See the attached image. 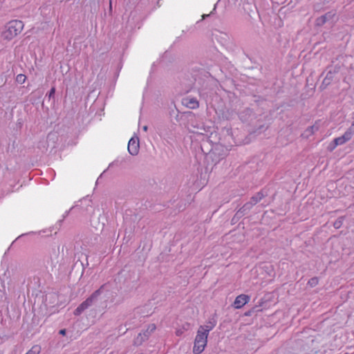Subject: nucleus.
Returning <instances> with one entry per match:
<instances>
[{"label": "nucleus", "mask_w": 354, "mask_h": 354, "mask_svg": "<svg viewBox=\"0 0 354 354\" xmlns=\"http://www.w3.org/2000/svg\"><path fill=\"white\" fill-rule=\"evenodd\" d=\"M231 146L232 145H225V143L222 142L221 138H219L218 140L214 142L212 151L210 153L209 156H208L209 162L210 161L214 165L218 164L227 155L230 150L229 147Z\"/></svg>", "instance_id": "f257e3e1"}, {"label": "nucleus", "mask_w": 354, "mask_h": 354, "mask_svg": "<svg viewBox=\"0 0 354 354\" xmlns=\"http://www.w3.org/2000/svg\"><path fill=\"white\" fill-rule=\"evenodd\" d=\"M6 28V30L2 32V37L4 39L9 41L22 31L24 23L21 20H12L7 24Z\"/></svg>", "instance_id": "f03ea898"}, {"label": "nucleus", "mask_w": 354, "mask_h": 354, "mask_svg": "<svg viewBox=\"0 0 354 354\" xmlns=\"http://www.w3.org/2000/svg\"><path fill=\"white\" fill-rule=\"evenodd\" d=\"M217 133H211L209 136H203L200 143V148L201 151L205 156V160L209 162V158L210 153H212L214 142H216Z\"/></svg>", "instance_id": "7ed1b4c3"}, {"label": "nucleus", "mask_w": 354, "mask_h": 354, "mask_svg": "<svg viewBox=\"0 0 354 354\" xmlns=\"http://www.w3.org/2000/svg\"><path fill=\"white\" fill-rule=\"evenodd\" d=\"M208 336L203 333L197 330V333L194 342V354H201L207 346Z\"/></svg>", "instance_id": "20e7f679"}, {"label": "nucleus", "mask_w": 354, "mask_h": 354, "mask_svg": "<svg viewBox=\"0 0 354 354\" xmlns=\"http://www.w3.org/2000/svg\"><path fill=\"white\" fill-rule=\"evenodd\" d=\"M39 235L41 236H48V234H46V230L40 231L38 234L35 232H30L26 234H22L17 237L14 241H12L11 243H15L16 242H32L35 241V237H37Z\"/></svg>", "instance_id": "39448f33"}, {"label": "nucleus", "mask_w": 354, "mask_h": 354, "mask_svg": "<svg viewBox=\"0 0 354 354\" xmlns=\"http://www.w3.org/2000/svg\"><path fill=\"white\" fill-rule=\"evenodd\" d=\"M100 295V289L95 291L88 298L83 301L74 311L75 315H80L84 310L90 306L93 301Z\"/></svg>", "instance_id": "423d86ee"}, {"label": "nucleus", "mask_w": 354, "mask_h": 354, "mask_svg": "<svg viewBox=\"0 0 354 354\" xmlns=\"http://www.w3.org/2000/svg\"><path fill=\"white\" fill-rule=\"evenodd\" d=\"M354 136V121L351 124V125L346 129V131L344 132V133L339 136L337 138H334L335 140V142L337 143V145H343L349 140H351Z\"/></svg>", "instance_id": "0eeeda50"}, {"label": "nucleus", "mask_w": 354, "mask_h": 354, "mask_svg": "<svg viewBox=\"0 0 354 354\" xmlns=\"http://www.w3.org/2000/svg\"><path fill=\"white\" fill-rule=\"evenodd\" d=\"M268 195V191L266 188L261 189L259 192H257L254 195H253L250 201L245 203L247 205H249V207L252 209V208L259 203L263 198L266 197Z\"/></svg>", "instance_id": "6e6552de"}, {"label": "nucleus", "mask_w": 354, "mask_h": 354, "mask_svg": "<svg viewBox=\"0 0 354 354\" xmlns=\"http://www.w3.org/2000/svg\"><path fill=\"white\" fill-rule=\"evenodd\" d=\"M251 209L249 207V205H247L245 203L240 209H239L234 216L231 219V224L234 225L237 223L239 220L243 217L244 216L247 215L250 212Z\"/></svg>", "instance_id": "1a4fd4ad"}, {"label": "nucleus", "mask_w": 354, "mask_h": 354, "mask_svg": "<svg viewBox=\"0 0 354 354\" xmlns=\"http://www.w3.org/2000/svg\"><path fill=\"white\" fill-rule=\"evenodd\" d=\"M140 141L139 138L136 136L132 137L128 143V151L132 156H136L139 153Z\"/></svg>", "instance_id": "9d476101"}, {"label": "nucleus", "mask_w": 354, "mask_h": 354, "mask_svg": "<svg viewBox=\"0 0 354 354\" xmlns=\"http://www.w3.org/2000/svg\"><path fill=\"white\" fill-rule=\"evenodd\" d=\"M181 103L183 106L190 109H196L199 107V101L197 98L190 95L183 97Z\"/></svg>", "instance_id": "9b49d317"}, {"label": "nucleus", "mask_w": 354, "mask_h": 354, "mask_svg": "<svg viewBox=\"0 0 354 354\" xmlns=\"http://www.w3.org/2000/svg\"><path fill=\"white\" fill-rule=\"evenodd\" d=\"M195 84V79L192 76L188 75V78H184L183 80L180 81V85L182 86V92L185 93H189L192 90Z\"/></svg>", "instance_id": "f8f14e48"}, {"label": "nucleus", "mask_w": 354, "mask_h": 354, "mask_svg": "<svg viewBox=\"0 0 354 354\" xmlns=\"http://www.w3.org/2000/svg\"><path fill=\"white\" fill-rule=\"evenodd\" d=\"M250 299V297L248 295L241 294L235 298L233 306L236 309H239L248 303Z\"/></svg>", "instance_id": "ddd939ff"}, {"label": "nucleus", "mask_w": 354, "mask_h": 354, "mask_svg": "<svg viewBox=\"0 0 354 354\" xmlns=\"http://www.w3.org/2000/svg\"><path fill=\"white\" fill-rule=\"evenodd\" d=\"M156 326L154 324H149L148 326V328L146 330V331L143 332L142 333H140L138 335V337L136 339V343L140 344L142 341L147 339L149 337V335L151 333H153L156 330Z\"/></svg>", "instance_id": "4468645a"}, {"label": "nucleus", "mask_w": 354, "mask_h": 354, "mask_svg": "<svg viewBox=\"0 0 354 354\" xmlns=\"http://www.w3.org/2000/svg\"><path fill=\"white\" fill-rule=\"evenodd\" d=\"M93 238L94 241H98L97 235L93 234L91 230H86L77 241H81L82 243H89L93 241Z\"/></svg>", "instance_id": "2eb2a0df"}, {"label": "nucleus", "mask_w": 354, "mask_h": 354, "mask_svg": "<svg viewBox=\"0 0 354 354\" xmlns=\"http://www.w3.org/2000/svg\"><path fill=\"white\" fill-rule=\"evenodd\" d=\"M216 326V322L214 320L209 321L205 326H200L198 330L206 334V335H209V333Z\"/></svg>", "instance_id": "dca6fc26"}, {"label": "nucleus", "mask_w": 354, "mask_h": 354, "mask_svg": "<svg viewBox=\"0 0 354 354\" xmlns=\"http://www.w3.org/2000/svg\"><path fill=\"white\" fill-rule=\"evenodd\" d=\"M252 113H254L252 109L246 108L239 113V118L242 121H246L248 116H250Z\"/></svg>", "instance_id": "f3484780"}, {"label": "nucleus", "mask_w": 354, "mask_h": 354, "mask_svg": "<svg viewBox=\"0 0 354 354\" xmlns=\"http://www.w3.org/2000/svg\"><path fill=\"white\" fill-rule=\"evenodd\" d=\"M253 102L250 103L251 106H261L263 104L266 102V100L259 95H254Z\"/></svg>", "instance_id": "a211bd4d"}, {"label": "nucleus", "mask_w": 354, "mask_h": 354, "mask_svg": "<svg viewBox=\"0 0 354 354\" xmlns=\"http://www.w3.org/2000/svg\"><path fill=\"white\" fill-rule=\"evenodd\" d=\"M326 16H331V12H329L316 19L315 24L317 26H320L326 22Z\"/></svg>", "instance_id": "6ab92c4d"}, {"label": "nucleus", "mask_w": 354, "mask_h": 354, "mask_svg": "<svg viewBox=\"0 0 354 354\" xmlns=\"http://www.w3.org/2000/svg\"><path fill=\"white\" fill-rule=\"evenodd\" d=\"M344 219V216L338 217L337 219L333 223V227L335 229H339L342 226Z\"/></svg>", "instance_id": "aec40b11"}, {"label": "nucleus", "mask_w": 354, "mask_h": 354, "mask_svg": "<svg viewBox=\"0 0 354 354\" xmlns=\"http://www.w3.org/2000/svg\"><path fill=\"white\" fill-rule=\"evenodd\" d=\"M41 351L39 345H34L26 354H39Z\"/></svg>", "instance_id": "412c9836"}, {"label": "nucleus", "mask_w": 354, "mask_h": 354, "mask_svg": "<svg viewBox=\"0 0 354 354\" xmlns=\"http://www.w3.org/2000/svg\"><path fill=\"white\" fill-rule=\"evenodd\" d=\"M26 79H27V77L24 74H19L17 75L15 81L18 84H22L25 82Z\"/></svg>", "instance_id": "4be33fe9"}, {"label": "nucleus", "mask_w": 354, "mask_h": 354, "mask_svg": "<svg viewBox=\"0 0 354 354\" xmlns=\"http://www.w3.org/2000/svg\"><path fill=\"white\" fill-rule=\"evenodd\" d=\"M55 91H56V88H55V86H54L50 89L48 93L46 95L45 97H48V100H50L52 97H54Z\"/></svg>", "instance_id": "5701e85b"}, {"label": "nucleus", "mask_w": 354, "mask_h": 354, "mask_svg": "<svg viewBox=\"0 0 354 354\" xmlns=\"http://www.w3.org/2000/svg\"><path fill=\"white\" fill-rule=\"evenodd\" d=\"M337 146V143L335 142V140L333 139L328 145L327 149L329 151H333Z\"/></svg>", "instance_id": "b1692460"}, {"label": "nucleus", "mask_w": 354, "mask_h": 354, "mask_svg": "<svg viewBox=\"0 0 354 354\" xmlns=\"http://www.w3.org/2000/svg\"><path fill=\"white\" fill-rule=\"evenodd\" d=\"M37 147L38 148L43 147V148H45L46 149H46V141H39L38 143Z\"/></svg>", "instance_id": "393cba45"}, {"label": "nucleus", "mask_w": 354, "mask_h": 354, "mask_svg": "<svg viewBox=\"0 0 354 354\" xmlns=\"http://www.w3.org/2000/svg\"><path fill=\"white\" fill-rule=\"evenodd\" d=\"M186 330V329H185V328H183V329L179 328V329H177V330H176V335L177 336H180V335H182L183 334V333H184V330Z\"/></svg>", "instance_id": "a878e982"}, {"label": "nucleus", "mask_w": 354, "mask_h": 354, "mask_svg": "<svg viewBox=\"0 0 354 354\" xmlns=\"http://www.w3.org/2000/svg\"><path fill=\"white\" fill-rule=\"evenodd\" d=\"M330 78H331L330 73H328L326 75V77H325V79L324 80V83L329 84V80H330Z\"/></svg>", "instance_id": "bb28decb"}, {"label": "nucleus", "mask_w": 354, "mask_h": 354, "mask_svg": "<svg viewBox=\"0 0 354 354\" xmlns=\"http://www.w3.org/2000/svg\"><path fill=\"white\" fill-rule=\"evenodd\" d=\"M215 10H216V5L214 6V8L213 9V10L209 14H208V15H205V14L203 15V16H202L203 17V19H204L208 17L209 16L213 15L214 12L215 11Z\"/></svg>", "instance_id": "cd10ccee"}, {"label": "nucleus", "mask_w": 354, "mask_h": 354, "mask_svg": "<svg viewBox=\"0 0 354 354\" xmlns=\"http://www.w3.org/2000/svg\"><path fill=\"white\" fill-rule=\"evenodd\" d=\"M310 131V127H308L304 132V133H302L301 134V136H305L306 138H308V135L307 134V133Z\"/></svg>", "instance_id": "c85d7f7f"}, {"label": "nucleus", "mask_w": 354, "mask_h": 354, "mask_svg": "<svg viewBox=\"0 0 354 354\" xmlns=\"http://www.w3.org/2000/svg\"><path fill=\"white\" fill-rule=\"evenodd\" d=\"M318 283V279L317 278L311 279V286L313 284H317Z\"/></svg>", "instance_id": "c756f323"}, {"label": "nucleus", "mask_w": 354, "mask_h": 354, "mask_svg": "<svg viewBox=\"0 0 354 354\" xmlns=\"http://www.w3.org/2000/svg\"><path fill=\"white\" fill-rule=\"evenodd\" d=\"M118 162H119V161H118V160H114L113 162H111V163L109 165V167H111L112 165H118Z\"/></svg>", "instance_id": "7c9ffc66"}, {"label": "nucleus", "mask_w": 354, "mask_h": 354, "mask_svg": "<svg viewBox=\"0 0 354 354\" xmlns=\"http://www.w3.org/2000/svg\"><path fill=\"white\" fill-rule=\"evenodd\" d=\"M59 333H60L61 335H64L66 334V330H65V329H62V330H60Z\"/></svg>", "instance_id": "2f4dec72"}, {"label": "nucleus", "mask_w": 354, "mask_h": 354, "mask_svg": "<svg viewBox=\"0 0 354 354\" xmlns=\"http://www.w3.org/2000/svg\"><path fill=\"white\" fill-rule=\"evenodd\" d=\"M334 16V14L331 13V16H326V21L331 19Z\"/></svg>", "instance_id": "473e14b6"}, {"label": "nucleus", "mask_w": 354, "mask_h": 354, "mask_svg": "<svg viewBox=\"0 0 354 354\" xmlns=\"http://www.w3.org/2000/svg\"><path fill=\"white\" fill-rule=\"evenodd\" d=\"M109 8L110 10H112V0H109Z\"/></svg>", "instance_id": "72a5a7b5"}, {"label": "nucleus", "mask_w": 354, "mask_h": 354, "mask_svg": "<svg viewBox=\"0 0 354 354\" xmlns=\"http://www.w3.org/2000/svg\"><path fill=\"white\" fill-rule=\"evenodd\" d=\"M142 129H143V131H147V129H148V127L145 125V126H144V127H142Z\"/></svg>", "instance_id": "f704fd0d"}, {"label": "nucleus", "mask_w": 354, "mask_h": 354, "mask_svg": "<svg viewBox=\"0 0 354 354\" xmlns=\"http://www.w3.org/2000/svg\"><path fill=\"white\" fill-rule=\"evenodd\" d=\"M223 118H225L227 120L229 119V117L227 115H224V113L223 114Z\"/></svg>", "instance_id": "c9c22d12"}, {"label": "nucleus", "mask_w": 354, "mask_h": 354, "mask_svg": "<svg viewBox=\"0 0 354 354\" xmlns=\"http://www.w3.org/2000/svg\"><path fill=\"white\" fill-rule=\"evenodd\" d=\"M226 132H227V136H228L229 137H231V135H230V131H229V130H227V131H226Z\"/></svg>", "instance_id": "e433bc0d"}, {"label": "nucleus", "mask_w": 354, "mask_h": 354, "mask_svg": "<svg viewBox=\"0 0 354 354\" xmlns=\"http://www.w3.org/2000/svg\"><path fill=\"white\" fill-rule=\"evenodd\" d=\"M303 32H304V30H301V31L298 32V34L301 35V34H302Z\"/></svg>", "instance_id": "4c0bfd02"}, {"label": "nucleus", "mask_w": 354, "mask_h": 354, "mask_svg": "<svg viewBox=\"0 0 354 354\" xmlns=\"http://www.w3.org/2000/svg\"><path fill=\"white\" fill-rule=\"evenodd\" d=\"M62 221H63V219H62V220H59V223H61Z\"/></svg>", "instance_id": "58836bf2"}, {"label": "nucleus", "mask_w": 354, "mask_h": 354, "mask_svg": "<svg viewBox=\"0 0 354 354\" xmlns=\"http://www.w3.org/2000/svg\"><path fill=\"white\" fill-rule=\"evenodd\" d=\"M310 129H311V131H312V130H313V126H311V127H310Z\"/></svg>", "instance_id": "ea45409f"}, {"label": "nucleus", "mask_w": 354, "mask_h": 354, "mask_svg": "<svg viewBox=\"0 0 354 354\" xmlns=\"http://www.w3.org/2000/svg\"><path fill=\"white\" fill-rule=\"evenodd\" d=\"M139 354H142V353H139Z\"/></svg>", "instance_id": "a19ab883"}, {"label": "nucleus", "mask_w": 354, "mask_h": 354, "mask_svg": "<svg viewBox=\"0 0 354 354\" xmlns=\"http://www.w3.org/2000/svg\"><path fill=\"white\" fill-rule=\"evenodd\" d=\"M345 354H348V353H345Z\"/></svg>", "instance_id": "79ce46f5"}]
</instances>
